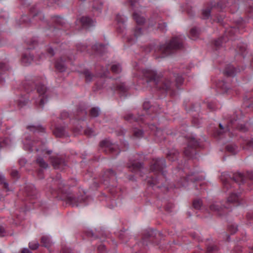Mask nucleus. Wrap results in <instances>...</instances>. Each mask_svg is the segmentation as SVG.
Returning <instances> with one entry per match:
<instances>
[{"label":"nucleus","mask_w":253,"mask_h":253,"mask_svg":"<svg viewBox=\"0 0 253 253\" xmlns=\"http://www.w3.org/2000/svg\"><path fill=\"white\" fill-rule=\"evenodd\" d=\"M141 34V29L139 28H138L135 31L134 34L136 37H138Z\"/></svg>","instance_id":"7c9ffc66"},{"label":"nucleus","mask_w":253,"mask_h":253,"mask_svg":"<svg viewBox=\"0 0 253 253\" xmlns=\"http://www.w3.org/2000/svg\"><path fill=\"white\" fill-rule=\"evenodd\" d=\"M80 22L85 28L93 26L95 23L94 20L87 17H83L80 20Z\"/></svg>","instance_id":"20e7f679"},{"label":"nucleus","mask_w":253,"mask_h":253,"mask_svg":"<svg viewBox=\"0 0 253 253\" xmlns=\"http://www.w3.org/2000/svg\"><path fill=\"white\" fill-rule=\"evenodd\" d=\"M55 68L60 72H63L65 70V66L63 60L61 58L57 60L55 63Z\"/></svg>","instance_id":"39448f33"},{"label":"nucleus","mask_w":253,"mask_h":253,"mask_svg":"<svg viewBox=\"0 0 253 253\" xmlns=\"http://www.w3.org/2000/svg\"><path fill=\"white\" fill-rule=\"evenodd\" d=\"M143 132L141 130L135 129L134 130V135L136 137H139L142 135Z\"/></svg>","instance_id":"412c9836"},{"label":"nucleus","mask_w":253,"mask_h":253,"mask_svg":"<svg viewBox=\"0 0 253 253\" xmlns=\"http://www.w3.org/2000/svg\"><path fill=\"white\" fill-rule=\"evenodd\" d=\"M145 76L146 77H148V75H146V74H145Z\"/></svg>","instance_id":"09e8293b"},{"label":"nucleus","mask_w":253,"mask_h":253,"mask_svg":"<svg viewBox=\"0 0 253 253\" xmlns=\"http://www.w3.org/2000/svg\"><path fill=\"white\" fill-rule=\"evenodd\" d=\"M65 253V252H64V253Z\"/></svg>","instance_id":"3c124183"},{"label":"nucleus","mask_w":253,"mask_h":253,"mask_svg":"<svg viewBox=\"0 0 253 253\" xmlns=\"http://www.w3.org/2000/svg\"><path fill=\"white\" fill-rule=\"evenodd\" d=\"M68 201L71 204L73 205V206H78V199L73 196H69L68 198Z\"/></svg>","instance_id":"ddd939ff"},{"label":"nucleus","mask_w":253,"mask_h":253,"mask_svg":"<svg viewBox=\"0 0 253 253\" xmlns=\"http://www.w3.org/2000/svg\"><path fill=\"white\" fill-rule=\"evenodd\" d=\"M23 143L25 149H31L32 148V144L33 142L26 137Z\"/></svg>","instance_id":"9b49d317"},{"label":"nucleus","mask_w":253,"mask_h":253,"mask_svg":"<svg viewBox=\"0 0 253 253\" xmlns=\"http://www.w3.org/2000/svg\"><path fill=\"white\" fill-rule=\"evenodd\" d=\"M44 55H43V56H42V57H39V58H44Z\"/></svg>","instance_id":"49530a36"},{"label":"nucleus","mask_w":253,"mask_h":253,"mask_svg":"<svg viewBox=\"0 0 253 253\" xmlns=\"http://www.w3.org/2000/svg\"><path fill=\"white\" fill-rule=\"evenodd\" d=\"M133 16L134 19L138 24H142L145 21L144 17L139 12H134Z\"/></svg>","instance_id":"423d86ee"},{"label":"nucleus","mask_w":253,"mask_h":253,"mask_svg":"<svg viewBox=\"0 0 253 253\" xmlns=\"http://www.w3.org/2000/svg\"><path fill=\"white\" fill-rule=\"evenodd\" d=\"M239 193H231L227 198L228 203H235L239 200Z\"/></svg>","instance_id":"0eeeda50"},{"label":"nucleus","mask_w":253,"mask_h":253,"mask_svg":"<svg viewBox=\"0 0 253 253\" xmlns=\"http://www.w3.org/2000/svg\"><path fill=\"white\" fill-rule=\"evenodd\" d=\"M222 87L223 89H226V85L224 84L223 85V86H222Z\"/></svg>","instance_id":"58836bf2"},{"label":"nucleus","mask_w":253,"mask_h":253,"mask_svg":"<svg viewBox=\"0 0 253 253\" xmlns=\"http://www.w3.org/2000/svg\"><path fill=\"white\" fill-rule=\"evenodd\" d=\"M219 126H220V128H221V129H223V126H222L221 124H220V125H219Z\"/></svg>","instance_id":"ea45409f"},{"label":"nucleus","mask_w":253,"mask_h":253,"mask_svg":"<svg viewBox=\"0 0 253 253\" xmlns=\"http://www.w3.org/2000/svg\"><path fill=\"white\" fill-rule=\"evenodd\" d=\"M37 163L39 164L40 166L43 168L47 167V164L43 161L42 159L39 158L37 159Z\"/></svg>","instance_id":"6ab92c4d"},{"label":"nucleus","mask_w":253,"mask_h":253,"mask_svg":"<svg viewBox=\"0 0 253 253\" xmlns=\"http://www.w3.org/2000/svg\"><path fill=\"white\" fill-rule=\"evenodd\" d=\"M98 46H99V48L101 49L102 48V46H103L102 44H99Z\"/></svg>","instance_id":"37998d69"},{"label":"nucleus","mask_w":253,"mask_h":253,"mask_svg":"<svg viewBox=\"0 0 253 253\" xmlns=\"http://www.w3.org/2000/svg\"><path fill=\"white\" fill-rule=\"evenodd\" d=\"M46 87L43 85H40L37 87V91L39 94V100L38 103L40 106H42L47 102V95L46 94Z\"/></svg>","instance_id":"f03ea898"},{"label":"nucleus","mask_w":253,"mask_h":253,"mask_svg":"<svg viewBox=\"0 0 253 253\" xmlns=\"http://www.w3.org/2000/svg\"><path fill=\"white\" fill-rule=\"evenodd\" d=\"M29 129L33 131H35L36 130L41 131L42 129H43L40 126H29Z\"/></svg>","instance_id":"a878e982"},{"label":"nucleus","mask_w":253,"mask_h":253,"mask_svg":"<svg viewBox=\"0 0 253 253\" xmlns=\"http://www.w3.org/2000/svg\"><path fill=\"white\" fill-rule=\"evenodd\" d=\"M121 19H122V22H124L125 21H124V18H121ZM117 21H118V22H122V21H121V18H120V16H118L117 17Z\"/></svg>","instance_id":"c9c22d12"},{"label":"nucleus","mask_w":253,"mask_h":253,"mask_svg":"<svg viewBox=\"0 0 253 253\" xmlns=\"http://www.w3.org/2000/svg\"><path fill=\"white\" fill-rule=\"evenodd\" d=\"M226 73L230 76L232 75V73H229L228 71H226Z\"/></svg>","instance_id":"a19ab883"},{"label":"nucleus","mask_w":253,"mask_h":253,"mask_svg":"<svg viewBox=\"0 0 253 253\" xmlns=\"http://www.w3.org/2000/svg\"><path fill=\"white\" fill-rule=\"evenodd\" d=\"M101 146L102 147H108V142L107 141H102L101 143Z\"/></svg>","instance_id":"2f4dec72"},{"label":"nucleus","mask_w":253,"mask_h":253,"mask_svg":"<svg viewBox=\"0 0 253 253\" xmlns=\"http://www.w3.org/2000/svg\"><path fill=\"white\" fill-rule=\"evenodd\" d=\"M201 205L202 203L200 200H196L193 202V207L196 209H199L201 207Z\"/></svg>","instance_id":"b1692460"},{"label":"nucleus","mask_w":253,"mask_h":253,"mask_svg":"<svg viewBox=\"0 0 253 253\" xmlns=\"http://www.w3.org/2000/svg\"><path fill=\"white\" fill-rule=\"evenodd\" d=\"M119 89H120V90H122V91L124 90V88H123V85H120L119 87Z\"/></svg>","instance_id":"e433bc0d"},{"label":"nucleus","mask_w":253,"mask_h":253,"mask_svg":"<svg viewBox=\"0 0 253 253\" xmlns=\"http://www.w3.org/2000/svg\"><path fill=\"white\" fill-rule=\"evenodd\" d=\"M133 74H134V75L135 76H136V77L138 76V75H137V74H135V73H133Z\"/></svg>","instance_id":"de8ad7c7"},{"label":"nucleus","mask_w":253,"mask_h":253,"mask_svg":"<svg viewBox=\"0 0 253 253\" xmlns=\"http://www.w3.org/2000/svg\"><path fill=\"white\" fill-rule=\"evenodd\" d=\"M198 35L199 32L196 28H193L191 29L189 34V37L192 40H195L197 39Z\"/></svg>","instance_id":"1a4fd4ad"},{"label":"nucleus","mask_w":253,"mask_h":253,"mask_svg":"<svg viewBox=\"0 0 253 253\" xmlns=\"http://www.w3.org/2000/svg\"><path fill=\"white\" fill-rule=\"evenodd\" d=\"M22 62L25 65H28L33 62L38 64L39 62L37 59H34L33 55L30 53H25L22 58Z\"/></svg>","instance_id":"7ed1b4c3"},{"label":"nucleus","mask_w":253,"mask_h":253,"mask_svg":"<svg viewBox=\"0 0 253 253\" xmlns=\"http://www.w3.org/2000/svg\"><path fill=\"white\" fill-rule=\"evenodd\" d=\"M5 230L3 227H0V237H2L5 235Z\"/></svg>","instance_id":"c756f323"},{"label":"nucleus","mask_w":253,"mask_h":253,"mask_svg":"<svg viewBox=\"0 0 253 253\" xmlns=\"http://www.w3.org/2000/svg\"><path fill=\"white\" fill-rule=\"evenodd\" d=\"M151 129L153 131H155V135L158 136H160L161 134L162 133V131L160 129H158L157 127H155V126H153L152 127H151Z\"/></svg>","instance_id":"aec40b11"},{"label":"nucleus","mask_w":253,"mask_h":253,"mask_svg":"<svg viewBox=\"0 0 253 253\" xmlns=\"http://www.w3.org/2000/svg\"><path fill=\"white\" fill-rule=\"evenodd\" d=\"M11 140L9 138L2 139L0 140V147L9 146L11 144Z\"/></svg>","instance_id":"9d476101"},{"label":"nucleus","mask_w":253,"mask_h":253,"mask_svg":"<svg viewBox=\"0 0 253 253\" xmlns=\"http://www.w3.org/2000/svg\"><path fill=\"white\" fill-rule=\"evenodd\" d=\"M227 149H228L229 151H230L228 147L227 148Z\"/></svg>","instance_id":"8fccbe9b"},{"label":"nucleus","mask_w":253,"mask_h":253,"mask_svg":"<svg viewBox=\"0 0 253 253\" xmlns=\"http://www.w3.org/2000/svg\"><path fill=\"white\" fill-rule=\"evenodd\" d=\"M54 133L56 136L57 137H61L63 134V132L62 130H60L58 128H56L55 131H54Z\"/></svg>","instance_id":"5701e85b"},{"label":"nucleus","mask_w":253,"mask_h":253,"mask_svg":"<svg viewBox=\"0 0 253 253\" xmlns=\"http://www.w3.org/2000/svg\"><path fill=\"white\" fill-rule=\"evenodd\" d=\"M163 161L161 160H156L153 165L151 166V169L152 170H158L159 169V166L162 163Z\"/></svg>","instance_id":"f8f14e48"},{"label":"nucleus","mask_w":253,"mask_h":253,"mask_svg":"<svg viewBox=\"0 0 253 253\" xmlns=\"http://www.w3.org/2000/svg\"><path fill=\"white\" fill-rule=\"evenodd\" d=\"M39 247V244L37 241L31 242L29 243V247L32 250H35Z\"/></svg>","instance_id":"a211bd4d"},{"label":"nucleus","mask_w":253,"mask_h":253,"mask_svg":"<svg viewBox=\"0 0 253 253\" xmlns=\"http://www.w3.org/2000/svg\"><path fill=\"white\" fill-rule=\"evenodd\" d=\"M22 253H31L30 251L27 249H24L23 250Z\"/></svg>","instance_id":"f704fd0d"},{"label":"nucleus","mask_w":253,"mask_h":253,"mask_svg":"<svg viewBox=\"0 0 253 253\" xmlns=\"http://www.w3.org/2000/svg\"><path fill=\"white\" fill-rule=\"evenodd\" d=\"M112 70L114 73H119L121 71V67L119 64H114L112 66Z\"/></svg>","instance_id":"f3484780"},{"label":"nucleus","mask_w":253,"mask_h":253,"mask_svg":"<svg viewBox=\"0 0 253 253\" xmlns=\"http://www.w3.org/2000/svg\"><path fill=\"white\" fill-rule=\"evenodd\" d=\"M42 243L45 247H49L51 244V239L49 236L45 235L43 236L41 239Z\"/></svg>","instance_id":"6e6552de"},{"label":"nucleus","mask_w":253,"mask_h":253,"mask_svg":"<svg viewBox=\"0 0 253 253\" xmlns=\"http://www.w3.org/2000/svg\"><path fill=\"white\" fill-rule=\"evenodd\" d=\"M181 46V40L179 38H175L169 42L162 45L160 50L165 56L169 54L173 49L180 48Z\"/></svg>","instance_id":"f257e3e1"},{"label":"nucleus","mask_w":253,"mask_h":253,"mask_svg":"<svg viewBox=\"0 0 253 253\" xmlns=\"http://www.w3.org/2000/svg\"><path fill=\"white\" fill-rule=\"evenodd\" d=\"M0 183H3L4 187L6 189H7L8 185H7V183L5 182L4 176H3V175L2 174H0Z\"/></svg>","instance_id":"4be33fe9"},{"label":"nucleus","mask_w":253,"mask_h":253,"mask_svg":"<svg viewBox=\"0 0 253 253\" xmlns=\"http://www.w3.org/2000/svg\"><path fill=\"white\" fill-rule=\"evenodd\" d=\"M170 87V84L169 81H166L165 83H164V85L163 86V89L168 90Z\"/></svg>","instance_id":"bb28decb"},{"label":"nucleus","mask_w":253,"mask_h":253,"mask_svg":"<svg viewBox=\"0 0 253 253\" xmlns=\"http://www.w3.org/2000/svg\"><path fill=\"white\" fill-rule=\"evenodd\" d=\"M185 153L186 155H189V153H188L187 152H186V151L185 152Z\"/></svg>","instance_id":"a18cd8bd"},{"label":"nucleus","mask_w":253,"mask_h":253,"mask_svg":"<svg viewBox=\"0 0 253 253\" xmlns=\"http://www.w3.org/2000/svg\"><path fill=\"white\" fill-rule=\"evenodd\" d=\"M182 81V79H180L178 81H177V82H179V83H180Z\"/></svg>","instance_id":"79ce46f5"},{"label":"nucleus","mask_w":253,"mask_h":253,"mask_svg":"<svg viewBox=\"0 0 253 253\" xmlns=\"http://www.w3.org/2000/svg\"><path fill=\"white\" fill-rule=\"evenodd\" d=\"M84 76L85 78V80L87 82H90L93 78V75L91 74V73L88 71H86L84 72Z\"/></svg>","instance_id":"2eb2a0df"},{"label":"nucleus","mask_w":253,"mask_h":253,"mask_svg":"<svg viewBox=\"0 0 253 253\" xmlns=\"http://www.w3.org/2000/svg\"><path fill=\"white\" fill-rule=\"evenodd\" d=\"M17 174H18V172L16 170H14L11 173V175L13 177L16 176L17 175Z\"/></svg>","instance_id":"72a5a7b5"},{"label":"nucleus","mask_w":253,"mask_h":253,"mask_svg":"<svg viewBox=\"0 0 253 253\" xmlns=\"http://www.w3.org/2000/svg\"><path fill=\"white\" fill-rule=\"evenodd\" d=\"M166 27V25L165 24H164V28H162V27H159V28L162 30H163L164 29V28Z\"/></svg>","instance_id":"4c0bfd02"},{"label":"nucleus","mask_w":253,"mask_h":253,"mask_svg":"<svg viewBox=\"0 0 253 253\" xmlns=\"http://www.w3.org/2000/svg\"><path fill=\"white\" fill-rule=\"evenodd\" d=\"M99 109L98 108H93L90 110V115L93 117H97L99 114Z\"/></svg>","instance_id":"4468645a"},{"label":"nucleus","mask_w":253,"mask_h":253,"mask_svg":"<svg viewBox=\"0 0 253 253\" xmlns=\"http://www.w3.org/2000/svg\"><path fill=\"white\" fill-rule=\"evenodd\" d=\"M4 65L2 64L0 65V74L5 70Z\"/></svg>","instance_id":"473e14b6"},{"label":"nucleus","mask_w":253,"mask_h":253,"mask_svg":"<svg viewBox=\"0 0 253 253\" xmlns=\"http://www.w3.org/2000/svg\"><path fill=\"white\" fill-rule=\"evenodd\" d=\"M203 15L205 18H208L210 15V9L209 8H207L204 10L203 11Z\"/></svg>","instance_id":"393cba45"},{"label":"nucleus","mask_w":253,"mask_h":253,"mask_svg":"<svg viewBox=\"0 0 253 253\" xmlns=\"http://www.w3.org/2000/svg\"><path fill=\"white\" fill-rule=\"evenodd\" d=\"M84 133L88 135V136H91L94 134L93 130L90 128H87L84 130Z\"/></svg>","instance_id":"cd10ccee"},{"label":"nucleus","mask_w":253,"mask_h":253,"mask_svg":"<svg viewBox=\"0 0 253 253\" xmlns=\"http://www.w3.org/2000/svg\"><path fill=\"white\" fill-rule=\"evenodd\" d=\"M53 165L55 168H58V165L60 163V160L59 159H56L54 161H52Z\"/></svg>","instance_id":"c85d7f7f"},{"label":"nucleus","mask_w":253,"mask_h":253,"mask_svg":"<svg viewBox=\"0 0 253 253\" xmlns=\"http://www.w3.org/2000/svg\"><path fill=\"white\" fill-rule=\"evenodd\" d=\"M224 186L225 187H228V184H227L224 183Z\"/></svg>","instance_id":"c03bdc74"},{"label":"nucleus","mask_w":253,"mask_h":253,"mask_svg":"<svg viewBox=\"0 0 253 253\" xmlns=\"http://www.w3.org/2000/svg\"><path fill=\"white\" fill-rule=\"evenodd\" d=\"M219 204L217 203L212 204L210 207V209L212 211H219Z\"/></svg>","instance_id":"dca6fc26"}]
</instances>
